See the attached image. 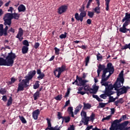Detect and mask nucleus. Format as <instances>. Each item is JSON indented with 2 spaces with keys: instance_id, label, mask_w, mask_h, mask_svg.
<instances>
[{
  "instance_id": "f257e3e1",
  "label": "nucleus",
  "mask_w": 130,
  "mask_h": 130,
  "mask_svg": "<svg viewBox=\"0 0 130 130\" xmlns=\"http://www.w3.org/2000/svg\"><path fill=\"white\" fill-rule=\"evenodd\" d=\"M124 82L123 71H122L119 74V78H117L114 83L115 90L117 91V95L118 96L121 94H126L127 90L130 89L128 86H123Z\"/></svg>"
},
{
  "instance_id": "f03ea898",
  "label": "nucleus",
  "mask_w": 130,
  "mask_h": 130,
  "mask_svg": "<svg viewBox=\"0 0 130 130\" xmlns=\"http://www.w3.org/2000/svg\"><path fill=\"white\" fill-rule=\"evenodd\" d=\"M114 72V68L112 63H108L107 68L103 71L101 84L102 86H107L109 82L107 81Z\"/></svg>"
},
{
  "instance_id": "7ed1b4c3",
  "label": "nucleus",
  "mask_w": 130,
  "mask_h": 130,
  "mask_svg": "<svg viewBox=\"0 0 130 130\" xmlns=\"http://www.w3.org/2000/svg\"><path fill=\"white\" fill-rule=\"evenodd\" d=\"M36 75V71H30L28 72L27 75L25 77V79H22V81L18 83L17 88V92L19 91H24V88H27L29 86L30 80Z\"/></svg>"
},
{
  "instance_id": "20e7f679",
  "label": "nucleus",
  "mask_w": 130,
  "mask_h": 130,
  "mask_svg": "<svg viewBox=\"0 0 130 130\" xmlns=\"http://www.w3.org/2000/svg\"><path fill=\"white\" fill-rule=\"evenodd\" d=\"M17 57L15 54L12 51L8 53L6 59L0 57V66L12 67L14 63V59Z\"/></svg>"
},
{
  "instance_id": "39448f33",
  "label": "nucleus",
  "mask_w": 130,
  "mask_h": 130,
  "mask_svg": "<svg viewBox=\"0 0 130 130\" xmlns=\"http://www.w3.org/2000/svg\"><path fill=\"white\" fill-rule=\"evenodd\" d=\"M125 16L122 19V22L123 23L122 27L119 29V31L122 33H126L129 31L130 34V28H126V26L130 24V13H125Z\"/></svg>"
},
{
  "instance_id": "423d86ee",
  "label": "nucleus",
  "mask_w": 130,
  "mask_h": 130,
  "mask_svg": "<svg viewBox=\"0 0 130 130\" xmlns=\"http://www.w3.org/2000/svg\"><path fill=\"white\" fill-rule=\"evenodd\" d=\"M67 71V65L62 64L60 67L55 68L53 71V74L55 78H59L62 73Z\"/></svg>"
},
{
  "instance_id": "0eeeda50",
  "label": "nucleus",
  "mask_w": 130,
  "mask_h": 130,
  "mask_svg": "<svg viewBox=\"0 0 130 130\" xmlns=\"http://www.w3.org/2000/svg\"><path fill=\"white\" fill-rule=\"evenodd\" d=\"M105 89L104 93H105V94L107 95V96H111L112 95L115 93V92L112 91L114 88L115 90L114 84V85L112 84H108V85L105 86Z\"/></svg>"
},
{
  "instance_id": "6e6552de",
  "label": "nucleus",
  "mask_w": 130,
  "mask_h": 130,
  "mask_svg": "<svg viewBox=\"0 0 130 130\" xmlns=\"http://www.w3.org/2000/svg\"><path fill=\"white\" fill-rule=\"evenodd\" d=\"M80 14L79 13H76L75 15H74V17L77 21H80V22H82L83 18L85 17L87 15L86 11H80Z\"/></svg>"
},
{
  "instance_id": "1a4fd4ad",
  "label": "nucleus",
  "mask_w": 130,
  "mask_h": 130,
  "mask_svg": "<svg viewBox=\"0 0 130 130\" xmlns=\"http://www.w3.org/2000/svg\"><path fill=\"white\" fill-rule=\"evenodd\" d=\"M24 35V30L23 28H18V31L17 35L16 36V38L19 40L20 42H21L23 40V38L22 37Z\"/></svg>"
},
{
  "instance_id": "9d476101",
  "label": "nucleus",
  "mask_w": 130,
  "mask_h": 130,
  "mask_svg": "<svg viewBox=\"0 0 130 130\" xmlns=\"http://www.w3.org/2000/svg\"><path fill=\"white\" fill-rule=\"evenodd\" d=\"M46 120L47 121V123H48V126H47V129H49V130H51L52 129H53L54 130H56L57 129H60L61 128L60 126L58 127V125H55L54 127H52L51 126V120L47 118L46 119Z\"/></svg>"
},
{
  "instance_id": "9b49d317",
  "label": "nucleus",
  "mask_w": 130,
  "mask_h": 130,
  "mask_svg": "<svg viewBox=\"0 0 130 130\" xmlns=\"http://www.w3.org/2000/svg\"><path fill=\"white\" fill-rule=\"evenodd\" d=\"M68 8L67 5H61L58 9V13L61 15L67 12Z\"/></svg>"
},
{
  "instance_id": "f8f14e48",
  "label": "nucleus",
  "mask_w": 130,
  "mask_h": 130,
  "mask_svg": "<svg viewBox=\"0 0 130 130\" xmlns=\"http://www.w3.org/2000/svg\"><path fill=\"white\" fill-rule=\"evenodd\" d=\"M78 79L79 82V85L80 86H86V83L88 82L87 80H83L82 78H80L78 76H77V80Z\"/></svg>"
},
{
  "instance_id": "ddd939ff",
  "label": "nucleus",
  "mask_w": 130,
  "mask_h": 130,
  "mask_svg": "<svg viewBox=\"0 0 130 130\" xmlns=\"http://www.w3.org/2000/svg\"><path fill=\"white\" fill-rule=\"evenodd\" d=\"M105 66L104 64H100L98 66V69L97 70V73H98V77H100L101 72L103 70V71L106 69Z\"/></svg>"
},
{
  "instance_id": "4468645a",
  "label": "nucleus",
  "mask_w": 130,
  "mask_h": 130,
  "mask_svg": "<svg viewBox=\"0 0 130 130\" xmlns=\"http://www.w3.org/2000/svg\"><path fill=\"white\" fill-rule=\"evenodd\" d=\"M37 74L39 75V76L38 77V79L39 80H41L45 77V74L43 73H42L41 69H38L37 70Z\"/></svg>"
},
{
  "instance_id": "2eb2a0df",
  "label": "nucleus",
  "mask_w": 130,
  "mask_h": 130,
  "mask_svg": "<svg viewBox=\"0 0 130 130\" xmlns=\"http://www.w3.org/2000/svg\"><path fill=\"white\" fill-rule=\"evenodd\" d=\"M40 113L39 109H37L32 112V117L35 120H38Z\"/></svg>"
},
{
  "instance_id": "dca6fc26",
  "label": "nucleus",
  "mask_w": 130,
  "mask_h": 130,
  "mask_svg": "<svg viewBox=\"0 0 130 130\" xmlns=\"http://www.w3.org/2000/svg\"><path fill=\"white\" fill-rule=\"evenodd\" d=\"M95 1L96 2V4L98 5V7H96L94 9V12L97 14H100L101 13V11H100V0H95Z\"/></svg>"
},
{
  "instance_id": "f3484780",
  "label": "nucleus",
  "mask_w": 130,
  "mask_h": 130,
  "mask_svg": "<svg viewBox=\"0 0 130 130\" xmlns=\"http://www.w3.org/2000/svg\"><path fill=\"white\" fill-rule=\"evenodd\" d=\"M123 103H124L123 99V98H121L114 102V105L116 106H118V107L120 108V106H119V104H120V105H122Z\"/></svg>"
},
{
  "instance_id": "a211bd4d",
  "label": "nucleus",
  "mask_w": 130,
  "mask_h": 130,
  "mask_svg": "<svg viewBox=\"0 0 130 130\" xmlns=\"http://www.w3.org/2000/svg\"><path fill=\"white\" fill-rule=\"evenodd\" d=\"M99 87L97 85H94L93 86V88H90V90H91V91H90V94H96L97 93L98 90H99Z\"/></svg>"
},
{
  "instance_id": "6ab92c4d",
  "label": "nucleus",
  "mask_w": 130,
  "mask_h": 130,
  "mask_svg": "<svg viewBox=\"0 0 130 130\" xmlns=\"http://www.w3.org/2000/svg\"><path fill=\"white\" fill-rule=\"evenodd\" d=\"M126 115H122L121 117L119 120H117V119L114 120V123H119V122H121L123 120H126Z\"/></svg>"
},
{
  "instance_id": "aec40b11",
  "label": "nucleus",
  "mask_w": 130,
  "mask_h": 130,
  "mask_svg": "<svg viewBox=\"0 0 130 130\" xmlns=\"http://www.w3.org/2000/svg\"><path fill=\"white\" fill-rule=\"evenodd\" d=\"M3 20L4 21V24L5 26H10L12 24V19L3 18Z\"/></svg>"
},
{
  "instance_id": "412c9836",
  "label": "nucleus",
  "mask_w": 130,
  "mask_h": 130,
  "mask_svg": "<svg viewBox=\"0 0 130 130\" xmlns=\"http://www.w3.org/2000/svg\"><path fill=\"white\" fill-rule=\"evenodd\" d=\"M117 123H114V120L113 122V123H111V126L109 128L110 130H115V129H119Z\"/></svg>"
},
{
  "instance_id": "4be33fe9",
  "label": "nucleus",
  "mask_w": 130,
  "mask_h": 130,
  "mask_svg": "<svg viewBox=\"0 0 130 130\" xmlns=\"http://www.w3.org/2000/svg\"><path fill=\"white\" fill-rule=\"evenodd\" d=\"M3 19L12 20L13 19V14L10 13H7L5 14Z\"/></svg>"
},
{
  "instance_id": "5701e85b",
  "label": "nucleus",
  "mask_w": 130,
  "mask_h": 130,
  "mask_svg": "<svg viewBox=\"0 0 130 130\" xmlns=\"http://www.w3.org/2000/svg\"><path fill=\"white\" fill-rule=\"evenodd\" d=\"M90 121L89 120V117H84L82 118V122L84 123V125H88L89 122Z\"/></svg>"
},
{
  "instance_id": "b1692460",
  "label": "nucleus",
  "mask_w": 130,
  "mask_h": 130,
  "mask_svg": "<svg viewBox=\"0 0 130 130\" xmlns=\"http://www.w3.org/2000/svg\"><path fill=\"white\" fill-rule=\"evenodd\" d=\"M18 12H24L26 11V7L23 5H20L18 6Z\"/></svg>"
},
{
  "instance_id": "393cba45",
  "label": "nucleus",
  "mask_w": 130,
  "mask_h": 130,
  "mask_svg": "<svg viewBox=\"0 0 130 130\" xmlns=\"http://www.w3.org/2000/svg\"><path fill=\"white\" fill-rule=\"evenodd\" d=\"M91 108V104L89 103H83V110L90 109Z\"/></svg>"
},
{
  "instance_id": "a878e982",
  "label": "nucleus",
  "mask_w": 130,
  "mask_h": 130,
  "mask_svg": "<svg viewBox=\"0 0 130 130\" xmlns=\"http://www.w3.org/2000/svg\"><path fill=\"white\" fill-rule=\"evenodd\" d=\"M29 51V47L27 46H23L22 48V53L23 54H26L28 51Z\"/></svg>"
},
{
  "instance_id": "bb28decb",
  "label": "nucleus",
  "mask_w": 130,
  "mask_h": 130,
  "mask_svg": "<svg viewBox=\"0 0 130 130\" xmlns=\"http://www.w3.org/2000/svg\"><path fill=\"white\" fill-rule=\"evenodd\" d=\"M111 0H105V6H106V8L105 10L106 11H108L109 9V4L110 3Z\"/></svg>"
},
{
  "instance_id": "cd10ccee",
  "label": "nucleus",
  "mask_w": 130,
  "mask_h": 130,
  "mask_svg": "<svg viewBox=\"0 0 130 130\" xmlns=\"http://www.w3.org/2000/svg\"><path fill=\"white\" fill-rule=\"evenodd\" d=\"M83 89H84L85 92H88L89 91L90 92V93H91V92H92L91 90V88H90V87L88 85H85L84 86Z\"/></svg>"
},
{
  "instance_id": "c85d7f7f",
  "label": "nucleus",
  "mask_w": 130,
  "mask_h": 130,
  "mask_svg": "<svg viewBox=\"0 0 130 130\" xmlns=\"http://www.w3.org/2000/svg\"><path fill=\"white\" fill-rule=\"evenodd\" d=\"M70 120L71 118L70 116H65L63 117V119H62V122H63V121H64L66 123H68V122H69L70 121Z\"/></svg>"
},
{
  "instance_id": "c756f323",
  "label": "nucleus",
  "mask_w": 130,
  "mask_h": 130,
  "mask_svg": "<svg viewBox=\"0 0 130 130\" xmlns=\"http://www.w3.org/2000/svg\"><path fill=\"white\" fill-rule=\"evenodd\" d=\"M73 110V107H70L68 108V111H69V114H71L72 117H74Z\"/></svg>"
},
{
  "instance_id": "7c9ffc66",
  "label": "nucleus",
  "mask_w": 130,
  "mask_h": 130,
  "mask_svg": "<svg viewBox=\"0 0 130 130\" xmlns=\"http://www.w3.org/2000/svg\"><path fill=\"white\" fill-rule=\"evenodd\" d=\"M20 18V14H18L16 13H14L12 14V19H14L15 20H18Z\"/></svg>"
},
{
  "instance_id": "2f4dec72",
  "label": "nucleus",
  "mask_w": 130,
  "mask_h": 130,
  "mask_svg": "<svg viewBox=\"0 0 130 130\" xmlns=\"http://www.w3.org/2000/svg\"><path fill=\"white\" fill-rule=\"evenodd\" d=\"M40 93L39 91H37L34 94L33 96L34 98V100H37L39 98Z\"/></svg>"
},
{
  "instance_id": "473e14b6",
  "label": "nucleus",
  "mask_w": 130,
  "mask_h": 130,
  "mask_svg": "<svg viewBox=\"0 0 130 130\" xmlns=\"http://www.w3.org/2000/svg\"><path fill=\"white\" fill-rule=\"evenodd\" d=\"M13 102V99L12 96L9 97V99L8 101V103L6 104V106H11V105L12 104Z\"/></svg>"
},
{
  "instance_id": "72a5a7b5",
  "label": "nucleus",
  "mask_w": 130,
  "mask_h": 130,
  "mask_svg": "<svg viewBox=\"0 0 130 130\" xmlns=\"http://www.w3.org/2000/svg\"><path fill=\"white\" fill-rule=\"evenodd\" d=\"M18 117H19L22 123H27L26 120H25V118L23 116H18Z\"/></svg>"
},
{
  "instance_id": "f704fd0d",
  "label": "nucleus",
  "mask_w": 130,
  "mask_h": 130,
  "mask_svg": "<svg viewBox=\"0 0 130 130\" xmlns=\"http://www.w3.org/2000/svg\"><path fill=\"white\" fill-rule=\"evenodd\" d=\"M39 83H40V81H37L35 82V85H33V88H34V89H38V88H39V86H40Z\"/></svg>"
},
{
  "instance_id": "c9c22d12",
  "label": "nucleus",
  "mask_w": 130,
  "mask_h": 130,
  "mask_svg": "<svg viewBox=\"0 0 130 130\" xmlns=\"http://www.w3.org/2000/svg\"><path fill=\"white\" fill-rule=\"evenodd\" d=\"M108 97L109 98V101H108V104L114 102H115V100H116V98H114L113 96H110Z\"/></svg>"
},
{
  "instance_id": "e433bc0d",
  "label": "nucleus",
  "mask_w": 130,
  "mask_h": 130,
  "mask_svg": "<svg viewBox=\"0 0 130 130\" xmlns=\"http://www.w3.org/2000/svg\"><path fill=\"white\" fill-rule=\"evenodd\" d=\"M95 114H94L93 113H92L90 115L89 117V120H90V121H91L92 122H93L94 119H95Z\"/></svg>"
},
{
  "instance_id": "4c0bfd02",
  "label": "nucleus",
  "mask_w": 130,
  "mask_h": 130,
  "mask_svg": "<svg viewBox=\"0 0 130 130\" xmlns=\"http://www.w3.org/2000/svg\"><path fill=\"white\" fill-rule=\"evenodd\" d=\"M8 29V26L7 25H6V27L5 28H3V35H4L5 36H7L8 35L7 31Z\"/></svg>"
},
{
  "instance_id": "58836bf2",
  "label": "nucleus",
  "mask_w": 130,
  "mask_h": 130,
  "mask_svg": "<svg viewBox=\"0 0 130 130\" xmlns=\"http://www.w3.org/2000/svg\"><path fill=\"white\" fill-rule=\"evenodd\" d=\"M8 29V26L7 25H6V27L5 28H3V35H4L5 36H7L8 35L7 31Z\"/></svg>"
},
{
  "instance_id": "ea45409f",
  "label": "nucleus",
  "mask_w": 130,
  "mask_h": 130,
  "mask_svg": "<svg viewBox=\"0 0 130 130\" xmlns=\"http://www.w3.org/2000/svg\"><path fill=\"white\" fill-rule=\"evenodd\" d=\"M22 44L24 45L25 47H29V42L27 40H24L22 42Z\"/></svg>"
},
{
  "instance_id": "a19ab883",
  "label": "nucleus",
  "mask_w": 130,
  "mask_h": 130,
  "mask_svg": "<svg viewBox=\"0 0 130 130\" xmlns=\"http://www.w3.org/2000/svg\"><path fill=\"white\" fill-rule=\"evenodd\" d=\"M3 35V24H0V37H2Z\"/></svg>"
},
{
  "instance_id": "79ce46f5",
  "label": "nucleus",
  "mask_w": 130,
  "mask_h": 130,
  "mask_svg": "<svg viewBox=\"0 0 130 130\" xmlns=\"http://www.w3.org/2000/svg\"><path fill=\"white\" fill-rule=\"evenodd\" d=\"M94 15V13L93 11H88L87 15L90 18H92L93 17V16Z\"/></svg>"
},
{
  "instance_id": "37998d69",
  "label": "nucleus",
  "mask_w": 130,
  "mask_h": 130,
  "mask_svg": "<svg viewBox=\"0 0 130 130\" xmlns=\"http://www.w3.org/2000/svg\"><path fill=\"white\" fill-rule=\"evenodd\" d=\"M85 5H86V3H83V5L82 6L81 8H80L79 10V12H85Z\"/></svg>"
},
{
  "instance_id": "c03bdc74",
  "label": "nucleus",
  "mask_w": 130,
  "mask_h": 130,
  "mask_svg": "<svg viewBox=\"0 0 130 130\" xmlns=\"http://www.w3.org/2000/svg\"><path fill=\"white\" fill-rule=\"evenodd\" d=\"M127 48H128V49L130 50V43L128 45L126 44L125 46H123L121 48V49L122 50H125V49H127Z\"/></svg>"
},
{
  "instance_id": "a18cd8bd",
  "label": "nucleus",
  "mask_w": 130,
  "mask_h": 130,
  "mask_svg": "<svg viewBox=\"0 0 130 130\" xmlns=\"http://www.w3.org/2000/svg\"><path fill=\"white\" fill-rule=\"evenodd\" d=\"M57 118L58 120H60L61 119H63L64 117L62 116V113L60 112H57Z\"/></svg>"
},
{
  "instance_id": "49530a36",
  "label": "nucleus",
  "mask_w": 130,
  "mask_h": 130,
  "mask_svg": "<svg viewBox=\"0 0 130 130\" xmlns=\"http://www.w3.org/2000/svg\"><path fill=\"white\" fill-rule=\"evenodd\" d=\"M67 35H68V33H67L66 32H65L64 35H63V34H61V35H60L59 36V38H60L61 39H65L67 37Z\"/></svg>"
},
{
  "instance_id": "de8ad7c7",
  "label": "nucleus",
  "mask_w": 130,
  "mask_h": 130,
  "mask_svg": "<svg viewBox=\"0 0 130 130\" xmlns=\"http://www.w3.org/2000/svg\"><path fill=\"white\" fill-rule=\"evenodd\" d=\"M96 58H97V60H102L103 57L100 53H98L97 54Z\"/></svg>"
},
{
  "instance_id": "09e8293b",
  "label": "nucleus",
  "mask_w": 130,
  "mask_h": 130,
  "mask_svg": "<svg viewBox=\"0 0 130 130\" xmlns=\"http://www.w3.org/2000/svg\"><path fill=\"white\" fill-rule=\"evenodd\" d=\"M17 81V79H15L14 77L11 78V81L9 82V85H12L13 83H15V82Z\"/></svg>"
},
{
  "instance_id": "8fccbe9b",
  "label": "nucleus",
  "mask_w": 130,
  "mask_h": 130,
  "mask_svg": "<svg viewBox=\"0 0 130 130\" xmlns=\"http://www.w3.org/2000/svg\"><path fill=\"white\" fill-rule=\"evenodd\" d=\"M89 59H90V57L89 56H87L85 58V67H87L88 66V64L89 63Z\"/></svg>"
},
{
  "instance_id": "3c124183",
  "label": "nucleus",
  "mask_w": 130,
  "mask_h": 130,
  "mask_svg": "<svg viewBox=\"0 0 130 130\" xmlns=\"http://www.w3.org/2000/svg\"><path fill=\"white\" fill-rule=\"evenodd\" d=\"M111 117V115H108L107 117L103 118L102 120V121L104 122L105 120H109V119H110Z\"/></svg>"
},
{
  "instance_id": "603ef678",
  "label": "nucleus",
  "mask_w": 130,
  "mask_h": 130,
  "mask_svg": "<svg viewBox=\"0 0 130 130\" xmlns=\"http://www.w3.org/2000/svg\"><path fill=\"white\" fill-rule=\"evenodd\" d=\"M62 99V95H57L54 98V99L57 101H61Z\"/></svg>"
},
{
  "instance_id": "864d4df0",
  "label": "nucleus",
  "mask_w": 130,
  "mask_h": 130,
  "mask_svg": "<svg viewBox=\"0 0 130 130\" xmlns=\"http://www.w3.org/2000/svg\"><path fill=\"white\" fill-rule=\"evenodd\" d=\"M81 115L82 116H83L84 118L88 117V116H87L86 112L85 111H82Z\"/></svg>"
},
{
  "instance_id": "5fc2aeb1",
  "label": "nucleus",
  "mask_w": 130,
  "mask_h": 130,
  "mask_svg": "<svg viewBox=\"0 0 130 130\" xmlns=\"http://www.w3.org/2000/svg\"><path fill=\"white\" fill-rule=\"evenodd\" d=\"M106 105L107 104L106 103H100V104H99V107H100V108H104Z\"/></svg>"
},
{
  "instance_id": "6e6d98bb",
  "label": "nucleus",
  "mask_w": 130,
  "mask_h": 130,
  "mask_svg": "<svg viewBox=\"0 0 130 130\" xmlns=\"http://www.w3.org/2000/svg\"><path fill=\"white\" fill-rule=\"evenodd\" d=\"M129 121H125L123 122H122L121 124L123 125V126L125 127L129 123Z\"/></svg>"
},
{
  "instance_id": "4d7b16f0",
  "label": "nucleus",
  "mask_w": 130,
  "mask_h": 130,
  "mask_svg": "<svg viewBox=\"0 0 130 130\" xmlns=\"http://www.w3.org/2000/svg\"><path fill=\"white\" fill-rule=\"evenodd\" d=\"M6 92H7V91L5 88H4V89L2 88L1 89L0 94H2L3 95V94H6Z\"/></svg>"
},
{
  "instance_id": "13d9d810",
  "label": "nucleus",
  "mask_w": 130,
  "mask_h": 130,
  "mask_svg": "<svg viewBox=\"0 0 130 130\" xmlns=\"http://www.w3.org/2000/svg\"><path fill=\"white\" fill-rule=\"evenodd\" d=\"M118 128H119V129H120V130H123L125 127L121 123V124H118Z\"/></svg>"
},
{
  "instance_id": "bf43d9fd",
  "label": "nucleus",
  "mask_w": 130,
  "mask_h": 130,
  "mask_svg": "<svg viewBox=\"0 0 130 130\" xmlns=\"http://www.w3.org/2000/svg\"><path fill=\"white\" fill-rule=\"evenodd\" d=\"M107 96H108L107 95V94H106L105 92L104 94H102L101 95H100V97H101L102 99L104 100H105Z\"/></svg>"
},
{
  "instance_id": "052dcab7",
  "label": "nucleus",
  "mask_w": 130,
  "mask_h": 130,
  "mask_svg": "<svg viewBox=\"0 0 130 130\" xmlns=\"http://www.w3.org/2000/svg\"><path fill=\"white\" fill-rule=\"evenodd\" d=\"M39 47H40V43L38 42H36L35 43L34 48H35V49H37V48H38Z\"/></svg>"
},
{
  "instance_id": "680f3d73",
  "label": "nucleus",
  "mask_w": 130,
  "mask_h": 130,
  "mask_svg": "<svg viewBox=\"0 0 130 130\" xmlns=\"http://www.w3.org/2000/svg\"><path fill=\"white\" fill-rule=\"evenodd\" d=\"M54 50H55V54L56 55H58L59 54V49H58L57 47H55L54 48Z\"/></svg>"
},
{
  "instance_id": "e2e57ef3",
  "label": "nucleus",
  "mask_w": 130,
  "mask_h": 130,
  "mask_svg": "<svg viewBox=\"0 0 130 130\" xmlns=\"http://www.w3.org/2000/svg\"><path fill=\"white\" fill-rule=\"evenodd\" d=\"M83 106L81 104H79V105L76 108V109L80 111L81 109H82Z\"/></svg>"
},
{
  "instance_id": "0e129e2a",
  "label": "nucleus",
  "mask_w": 130,
  "mask_h": 130,
  "mask_svg": "<svg viewBox=\"0 0 130 130\" xmlns=\"http://www.w3.org/2000/svg\"><path fill=\"white\" fill-rule=\"evenodd\" d=\"M77 93H78V94H82V95H83L85 94H89L88 92H86V91H78V92H77Z\"/></svg>"
},
{
  "instance_id": "69168bd1",
  "label": "nucleus",
  "mask_w": 130,
  "mask_h": 130,
  "mask_svg": "<svg viewBox=\"0 0 130 130\" xmlns=\"http://www.w3.org/2000/svg\"><path fill=\"white\" fill-rule=\"evenodd\" d=\"M70 100L66 101V102L65 103V105L64 106V108L68 107L70 105Z\"/></svg>"
},
{
  "instance_id": "338daca9",
  "label": "nucleus",
  "mask_w": 130,
  "mask_h": 130,
  "mask_svg": "<svg viewBox=\"0 0 130 130\" xmlns=\"http://www.w3.org/2000/svg\"><path fill=\"white\" fill-rule=\"evenodd\" d=\"M78 47L79 48H82V49H84V50L86 49V48H87V47L85 45L78 46Z\"/></svg>"
},
{
  "instance_id": "774afa93",
  "label": "nucleus",
  "mask_w": 130,
  "mask_h": 130,
  "mask_svg": "<svg viewBox=\"0 0 130 130\" xmlns=\"http://www.w3.org/2000/svg\"><path fill=\"white\" fill-rule=\"evenodd\" d=\"M2 100H3L4 102H6L8 100L7 96L4 95L2 98Z\"/></svg>"
}]
</instances>
